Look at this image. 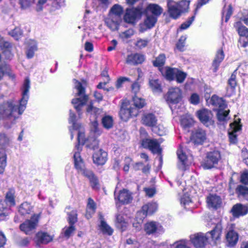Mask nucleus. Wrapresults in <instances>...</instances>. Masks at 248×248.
Returning a JSON list of instances; mask_svg holds the SVG:
<instances>
[{
  "instance_id": "f257e3e1",
  "label": "nucleus",
  "mask_w": 248,
  "mask_h": 248,
  "mask_svg": "<svg viewBox=\"0 0 248 248\" xmlns=\"http://www.w3.org/2000/svg\"><path fill=\"white\" fill-rule=\"evenodd\" d=\"M30 88V81L28 78H26L23 88L24 91L22 93V98L20 100L19 106L16 105L12 103H8L7 110L5 111V114L8 115H14L15 112H17L19 115L22 113L26 108V105L28 99V93Z\"/></svg>"
},
{
  "instance_id": "f03ea898",
  "label": "nucleus",
  "mask_w": 248,
  "mask_h": 248,
  "mask_svg": "<svg viewBox=\"0 0 248 248\" xmlns=\"http://www.w3.org/2000/svg\"><path fill=\"white\" fill-rule=\"evenodd\" d=\"M75 88L78 91L76 95L78 97H76L72 100V103L74 105L79 116L81 113V108L86 104L88 100V96L85 94V88L83 84L78 80H75Z\"/></svg>"
},
{
  "instance_id": "7ed1b4c3",
  "label": "nucleus",
  "mask_w": 248,
  "mask_h": 248,
  "mask_svg": "<svg viewBox=\"0 0 248 248\" xmlns=\"http://www.w3.org/2000/svg\"><path fill=\"white\" fill-rule=\"evenodd\" d=\"M146 18L140 24V32H143L153 28L155 24V4H150L145 9Z\"/></svg>"
},
{
  "instance_id": "20e7f679",
  "label": "nucleus",
  "mask_w": 248,
  "mask_h": 248,
  "mask_svg": "<svg viewBox=\"0 0 248 248\" xmlns=\"http://www.w3.org/2000/svg\"><path fill=\"white\" fill-rule=\"evenodd\" d=\"M130 104L128 101L123 102L119 115L121 119L124 121H127L130 118L136 117L139 114V110L137 108H134Z\"/></svg>"
},
{
  "instance_id": "39448f33",
  "label": "nucleus",
  "mask_w": 248,
  "mask_h": 248,
  "mask_svg": "<svg viewBox=\"0 0 248 248\" xmlns=\"http://www.w3.org/2000/svg\"><path fill=\"white\" fill-rule=\"evenodd\" d=\"M39 217V214H34L30 219L25 220L20 225L21 231L26 234H32L37 226Z\"/></svg>"
},
{
  "instance_id": "423d86ee",
  "label": "nucleus",
  "mask_w": 248,
  "mask_h": 248,
  "mask_svg": "<svg viewBox=\"0 0 248 248\" xmlns=\"http://www.w3.org/2000/svg\"><path fill=\"white\" fill-rule=\"evenodd\" d=\"M221 158L220 153L217 151L208 152L206 158L202 163V166L204 169H210L217 164Z\"/></svg>"
},
{
  "instance_id": "0eeeda50",
  "label": "nucleus",
  "mask_w": 248,
  "mask_h": 248,
  "mask_svg": "<svg viewBox=\"0 0 248 248\" xmlns=\"http://www.w3.org/2000/svg\"><path fill=\"white\" fill-rule=\"evenodd\" d=\"M74 158L75 166L78 171L80 172L85 176L88 178L89 179L94 175L92 171L84 168V165L82 159L81 158L79 153H75L74 155Z\"/></svg>"
},
{
  "instance_id": "6e6552de",
  "label": "nucleus",
  "mask_w": 248,
  "mask_h": 248,
  "mask_svg": "<svg viewBox=\"0 0 248 248\" xmlns=\"http://www.w3.org/2000/svg\"><path fill=\"white\" fill-rule=\"evenodd\" d=\"M230 128L228 131L230 141L231 143L235 144L237 142V133L240 131L242 125L240 124V120H235L230 124Z\"/></svg>"
},
{
  "instance_id": "1a4fd4ad",
  "label": "nucleus",
  "mask_w": 248,
  "mask_h": 248,
  "mask_svg": "<svg viewBox=\"0 0 248 248\" xmlns=\"http://www.w3.org/2000/svg\"><path fill=\"white\" fill-rule=\"evenodd\" d=\"M182 91L178 87H172L169 89L167 93V101L172 104L179 103L182 99Z\"/></svg>"
},
{
  "instance_id": "9d476101",
  "label": "nucleus",
  "mask_w": 248,
  "mask_h": 248,
  "mask_svg": "<svg viewBox=\"0 0 248 248\" xmlns=\"http://www.w3.org/2000/svg\"><path fill=\"white\" fill-rule=\"evenodd\" d=\"M197 116L200 121L207 126L213 123V114L210 110L205 108L199 110L197 112Z\"/></svg>"
},
{
  "instance_id": "9b49d317",
  "label": "nucleus",
  "mask_w": 248,
  "mask_h": 248,
  "mask_svg": "<svg viewBox=\"0 0 248 248\" xmlns=\"http://www.w3.org/2000/svg\"><path fill=\"white\" fill-rule=\"evenodd\" d=\"M190 241L197 248L203 247L208 239V236L202 232L197 233L190 235Z\"/></svg>"
},
{
  "instance_id": "f8f14e48",
  "label": "nucleus",
  "mask_w": 248,
  "mask_h": 248,
  "mask_svg": "<svg viewBox=\"0 0 248 248\" xmlns=\"http://www.w3.org/2000/svg\"><path fill=\"white\" fill-rule=\"evenodd\" d=\"M167 5L170 16L173 19L178 18L181 15L182 10L179 8L177 2L173 0H168Z\"/></svg>"
},
{
  "instance_id": "ddd939ff",
  "label": "nucleus",
  "mask_w": 248,
  "mask_h": 248,
  "mask_svg": "<svg viewBox=\"0 0 248 248\" xmlns=\"http://www.w3.org/2000/svg\"><path fill=\"white\" fill-rule=\"evenodd\" d=\"M189 151L186 146L181 145L177 150V154L178 159L181 164L179 165V168L182 170H185L187 165V158Z\"/></svg>"
},
{
  "instance_id": "4468645a",
  "label": "nucleus",
  "mask_w": 248,
  "mask_h": 248,
  "mask_svg": "<svg viewBox=\"0 0 248 248\" xmlns=\"http://www.w3.org/2000/svg\"><path fill=\"white\" fill-rule=\"evenodd\" d=\"M141 12L138 9H127L124 16V19L127 23H133L141 17Z\"/></svg>"
},
{
  "instance_id": "2eb2a0df",
  "label": "nucleus",
  "mask_w": 248,
  "mask_h": 248,
  "mask_svg": "<svg viewBox=\"0 0 248 248\" xmlns=\"http://www.w3.org/2000/svg\"><path fill=\"white\" fill-rule=\"evenodd\" d=\"M145 60L144 56L139 53L131 54L128 55L126 59V62L130 65L140 64Z\"/></svg>"
},
{
  "instance_id": "dca6fc26",
  "label": "nucleus",
  "mask_w": 248,
  "mask_h": 248,
  "mask_svg": "<svg viewBox=\"0 0 248 248\" xmlns=\"http://www.w3.org/2000/svg\"><path fill=\"white\" fill-rule=\"evenodd\" d=\"M107 153L100 149L93 155V163L98 165H104L107 160Z\"/></svg>"
},
{
  "instance_id": "f3484780",
  "label": "nucleus",
  "mask_w": 248,
  "mask_h": 248,
  "mask_svg": "<svg viewBox=\"0 0 248 248\" xmlns=\"http://www.w3.org/2000/svg\"><path fill=\"white\" fill-rule=\"evenodd\" d=\"M231 211L233 216L238 217L246 215L248 212V208L246 205L237 203L233 206Z\"/></svg>"
},
{
  "instance_id": "a211bd4d",
  "label": "nucleus",
  "mask_w": 248,
  "mask_h": 248,
  "mask_svg": "<svg viewBox=\"0 0 248 248\" xmlns=\"http://www.w3.org/2000/svg\"><path fill=\"white\" fill-rule=\"evenodd\" d=\"M159 70L162 75L169 80H173L175 78L176 72H177V68L170 67H162L159 68Z\"/></svg>"
},
{
  "instance_id": "6ab92c4d",
  "label": "nucleus",
  "mask_w": 248,
  "mask_h": 248,
  "mask_svg": "<svg viewBox=\"0 0 248 248\" xmlns=\"http://www.w3.org/2000/svg\"><path fill=\"white\" fill-rule=\"evenodd\" d=\"M118 201L123 204L130 203L132 200L131 193L126 189H124L119 192L117 197Z\"/></svg>"
},
{
  "instance_id": "aec40b11",
  "label": "nucleus",
  "mask_w": 248,
  "mask_h": 248,
  "mask_svg": "<svg viewBox=\"0 0 248 248\" xmlns=\"http://www.w3.org/2000/svg\"><path fill=\"white\" fill-rule=\"evenodd\" d=\"M36 245L46 244L52 240V237L46 232H38L36 235Z\"/></svg>"
},
{
  "instance_id": "412c9836",
  "label": "nucleus",
  "mask_w": 248,
  "mask_h": 248,
  "mask_svg": "<svg viewBox=\"0 0 248 248\" xmlns=\"http://www.w3.org/2000/svg\"><path fill=\"white\" fill-rule=\"evenodd\" d=\"M206 139L205 131L201 129L197 130L192 136V140L197 144H201Z\"/></svg>"
},
{
  "instance_id": "4be33fe9",
  "label": "nucleus",
  "mask_w": 248,
  "mask_h": 248,
  "mask_svg": "<svg viewBox=\"0 0 248 248\" xmlns=\"http://www.w3.org/2000/svg\"><path fill=\"white\" fill-rule=\"evenodd\" d=\"M207 203L209 207L217 208L221 203V199L216 195H210L207 198Z\"/></svg>"
},
{
  "instance_id": "5701e85b",
  "label": "nucleus",
  "mask_w": 248,
  "mask_h": 248,
  "mask_svg": "<svg viewBox=\"0 0 248 248\" xmlns=\"http://www.w3.org/2000/svg\"><path fill=\"white\" fill-rule=\"evenodd\" d=\"M228 246L233 247L237 243L238 240V233L233 230L230 231L226 235Z\"/></svg>"
},
{
  "instance_id": "b1692460",
  "label": "nucleus",
  "mask_w": 248,
  "mask_h": 248,
  "mask_svg": "<svg viewBox=\"0 0 248 248\" xmlns=\"http://www.w3.org/2000/svg\"><path fill=\"white\" fill-rule=\"evenodd\" d=\"M222 226L220 224H217L215 226V228L211 232H207L205 235L209 237L210 235L212 239L215 241L219 239L221 232Z\"/></svg>"
},
{
  "instance_id": "393cba45",
  "label": "nucleus",
  "mask_w": 248,
  "mask_h": 248,
  "mask_svg": "<svg viewBox=\"0 0 248 248\" xmlns=\"http://www.w3.org/2000/svg\"><path fill=\"white\" fill-rule=\"evenodd\" d=\"M123 12L122 7L118 4H115L111 8L109 16L110 17L121 20V16Z\"/></svg>"
},
{
  "instance_id": "a878e982",
  "label": "nucleus",
  "mask_w": 248,
  "mask_h": 248,
  "mask_svg": "<svg viewBox=\"0 0 248 248\" xmlns=\"http://www.w3.org/2000/svg\"><path fill=\"white\" fill-rule=\"evenodd\" d=\"M210 103L216 108H218V109H224L226 108L225 102L222 98L218 97L217 95H214L212 96Z\"/></svg>"
},
{
  "instance_id": "bb28decb",
  "label": "nucleus",
  "mask_w": 248,
  "mask_h": 248,
  "mask_svg": "<svg viewBox=\"0 0 248 248\" xmlns=\"http://www.w3.org/2000/svg\"><path fill=\"white\" fill-rule=\"evenodd\" d=\"M180 202L181 205L187 209H192L194 207L189 194H185L181 198Z\"/></svg>"
},
{
  "instance_id": "cd10ccee",
  "label": "nucleus",
  "mask_w": 248,
  "mask_h": 248,
  "mask_svg": "<svg viewBox=\"0 0 248 248\" xmlns=\"http://www.w3.org/2000/svg\"><path fill=\"white\" fill-rule=\"evenodd\" d=\"M163 141V139L162 138H159L158 139L156 138V155H157L158 157L159 164L158 166V169H160L162 167L163 163L162 156L161 155L162 148L159 146V144Z\"/></svg>"
},
{
  "instance_id": "c85d7f7f",
  "label": "nucleus",
  "mask_w": 248,
  "mask_h": 248,
  "mask_svg": "<svg viewBox=\"0 0 248 248\" xmlns=\"http://www.w3.org/2000/svg\"><path fill=\"white\" fill-rule=\"evenodd\" d=\"M132 102V105L135 107L134 108H137L138 110L143 108L146 104L144 99L138 97L137 95L133 96Z\"/></svg>"
},
{
  "instance_id": "c756f323",
  "label": "nucleus",
  "mask_w": 248,
  "mask_h": 248,
  "mask_svg": "<svg viewBox=\"0 0 248 248\" xmlns=\"http://www.w3.org/2000/svg\"><path fill=\"white\" fill-rule=\"evenodd\" d=\"M224 55L222 50H219L216 55V57L213 62V66L214 67V72H216L220 63L224 59Z\"/></svg>"
},
{
  "instance_id": "7c9ffc66",
  "label": "nucleus",
  "mask_w": 248,
  "mask_h": 248,
  "mask_svg": "<svg viewBox=\"0 0 248 248\" xmlns=\"http://www.w3.org/2000/svg\"><path fill=\"white\" fill-rule=\"evenodd\" d=\"M121 20L110 17L106 20L107 26L112 31H114L118 29V23Z\"/></svg>"
},
{
  "instance_id": "2f4dec72",
  "label": "nucleus",
  "mask_w": 248,
  "mask_h": 248,
  "mask_svg": "<svg viewBox=\"0 0 248 248\" xmlns=\"http://www.w3.org/2000/svg\"><path fill=\"white\" fill-rule=\"evenodd\" d=\"M27 43L29 44V46L27 49L26 55L27 57L30 59L33 57L34 52L37 49L36 43L33 40L30 41Z\"/></svg>"
},
{
  "instance_id": "473e14b6",
  "label": "nucleus",
  "mask_w": 248,
  "mask_h": 248,
  "mask_svg": "<svg viewBox=\"0 0 248 248\" xmlns=\"http://www.w3.org/2000/svg\"><path fill=\"white\" fill-rule=\"evenodd\" d=\"M116 226L122 230L124 231L127 227V223L125 221L123 216L120 214L116 216Z\"/></svg>"
},
{
  "instance_id": "72a5a7b5",
  "label": "nucleus",
  "mask_w": 248,
  "mask_h": 248,
  "mask_svg": "<svg viewBox=\"0 0 248 248\" xmlns=\"http://www.w3.org/2000/svg\"><path fill=\"white\" fill-rule=\"evenodd\" d=\"M10 138L5 133H0V149L5 151V148L9 145Z\"/></svg>"
},
{
  "instance_id": "f704fd0d",
  "label": "nucleus",
  "mask_w": 248,
  "mask_h": 248,
  "mask_svg": "<svg viewBox=\"0 0 248 248\" xmlns=\"http://www.w3.org/2000/svg\"><path fill=\"white\" fill-rule=\"evenodd\" d=\"M142 145L145 148H148L154 154L155 153V140L149 139L143 140Z\"/></svg>"
},
{
  "instance_id": "c9c22d12",
  "label": "nucleus",
  "mask_w": 248,
  "mask_h": 248,
  "mask_svg": "<svg viewBox=\"0 0 248 248\" xmlns=\"http://www.w3.org/2000/svg\"><path fill=\"white\" fill-rule=\"evenodd\" d=\"M142 121L144 124L149 126H153L155 122L154 115L153 113L146 114L142 117Z\"/></svg>"
},
{
  "instance_id": "e433bc0d",
  "label": "nucleus",
  "mask_w": 248,
  "mask_h": 248,
  "mask_svg": "<svg viewBox=\"0 0 248 248\" xmlns=\"http://www.w3.org/2000/svg\"><path fill=\"white\" fill-rule=\"evenodd\" d=\"M6 154L5 151L0 149V174L3 173L6 166Z\"/></svg>"
},
{
  "instance_id": "4c0bfd02",
  "label": "nucleus",
  "mask_w": 248,
  "mask_h": 248,
  "mask_svg": "<svg viewBox=\"0 0 248 248\" xmlns=\"http://www.w3.org/2000/svg\"><path fill=\"white\" fill-rule=\"evenodd\" d=\"M101 223L99 226L100 229L103 233L108 234L110 235L112 234L113 230L107 224V223L104 220L102 217H101Z\"/></svg>"
},
{
  "instance_id": "58836bf2",
  "label": "nucleus",
  "mask_w": 248,
  "mask_h": 248,
  "mask_svg": "<svg viewBox=\"0 0 248 248\" xmlns=\"http://www.w3.org/2000/svg\"><path fill=\"white\" fill-rule=\"evenodd\" d=\"M31 206L29 203L25 202L20 205L18 211L21 215L25 216L29 214L31 212Z\"/></svg>"
},
{
  "instance_id": "ea45409f",
  "label": "nucleus",
  "mask_w": 248,
  "mask_h": 248,
  "mask_svg": "<svg viewBox=\"0 0 248 248\" xmlns=\"http://www.w3.org/2000/svg\"><path fill=\"white\" fill-rule=\"evenodd\" d=\"M235 26L237 27V31L240 36L248 38V29L246 27L242 25L239 22L236 23Z\"/></svg>"
},
{
  "instance_id": "a19ab883",
  "label": "nucleus",
  "mask_w": 248,
  "mask_h": 248,
  "mask_svg": "<svg viewBox=\"0 0 248 248\" xmlns=\"http://www.w3.org/2000/svg\"><path fill=\"white\" fill-rule=\"evenodd\" d=\"M15 191L14 189H10L7 192L6 195L5 203L8 202L11 205L15 204V197H14Z\"/></svg>"
},
{
  "instance_id": "79ce46f5",
  "label": "nucleus",
  "mask_w": 248,
  "mask_h": 248,
  "mask_svg": "<svg viewBox=\"0 0 248 248\" xmlns=\"http://www.w3.org/2000/svg\"><path fill=\"white\" fill-rule=\"evenodd\" d=\"M172 246L173 248H190L188 241L186 239H181L175 242Z\"/></svg>"
},
{
  "instance_id": "37998d69",
  "label": "nucleus",
  "mask_w": 248,
  "mask_h": 248,
  "mask_svg": "<svg viewBox=\"0 0 248 248\" xmlns=\"http://www.w3.org/2000/svg\"><path fill=\"white\" fill-rule=\"evenodd\" d=\"M68 216V221L70 225H74L78 221L77 212L76 210H72L67 214Z\"/></svg>"
},
{
  "instance_id": "c03bdc74",
  "label": "nucleus",
  "mask_w": 248,
  "mask_h": 248,
  "mask_svg": "<svg viewBox=\"0 0 248 248\" xmlns=\"http://www.w3.org/2000/svg\"><path fill=\"white\" fill-rule=\"evenodd\" d=\"M224 109H218L217 113V117L219 121H225L227 120L229 110H224Z\"/></svg>"
},
{
  "instance_id": "a18cd8bd",
  "label": "nucleus",
  "mask_w": 248,
  "mask_h": 248,
  "mask_svg": "<svg viewBox=\"0 0 248 248\" xmlns=\"http://www.w3.org/2000/svg\"><path fill=\"white\" fill-rule=\"evenodd\" d=\"M9 208L7 206L5 202H0V217H5L8 215Z\"/></svg>"
},
{
  "instance_id": "49530a36",
  "label": "nucleus",
  "mask_w": 248,
  "mask_h": 248,
  "mask_svg": "<svg viewBox=\"0 0 248 248\" xmlns=\"http://www.w3.org/2000/svg\"><path fill=\"white\" fill-rule=\"evenodd\" d=\"M9 34L14 38L16 40H18L22 36L23 32L19 28L16 27L14 30L9 32Z\"/></svg>"
},
{
  "instance_id": "de8ad7c7",
  "label": "nucleus",
  "mask_w": 248,
  "mask_h": 248,
  "mask_svg": "<svg viewBox=\"0 0 248 248\" xmlns=\"http://www.w3.org/2000/svg\"><path fill=\"white\" fill-rule=\"evenodd\" d=\"M144 230L148 234L154 233L155 232V222L151 221L145 224Z\"/></svg>"
},
{
  "instance_id": "09e8293b",
  "label": "nucleus",
  "mask_w": 248,
  "mask_h": 248,
  "mask_svg": "<svg viewBox=\"0 0 248 248\" xmlns=\"http://www.w3.org/2000/svg\"><path fill=\"white\" fill-rule=\"evenodd\" d=\"M102 123L104 127L107 129H109L112 127L113 120L112 117L107 116L102 119Z\"/></svg>"
},
{
  "instance_id": "8fccbe9b",
  "label": "nucleus",
  "mask_w": 248,
  "mask_h": 248,
  "mask_svg": "<svg viewBox=\"0 0 248 248\" xmlns=\"http://www.w3.org/2000/svg\"><path fill=\"white\" fill-rule=\"evenodd\" d=\"M147 215H153L155 211V203H148L143 205L142 207Z\"/></svg>"
},
{
  "instance_id": "3c124183",
  "label": "nucleus",
  "mask_w": 248,
  "mask_h": 248,
  "mask_svg": "<svg viewBox=\"0 0 248 248\" xmlns=\"http://www.w3.org/2000/svg\"><path fill=\"white\" fill-rule=\"evenodd\" d=\"M232 14V8L231 5L228 7L224 8L222 12V18L225 17V22H227Z\"/></svg>"
},
{
  "instance_id": "603ef678",
  "label": "nucleus",
  "mask_w": 248,
  "mask_h": 248,
  "mask_svg": "<svg viewBox=\"0 0 248 248\" xmlns=\"http://www.w3.org/2000/svg\"><path fill=\"white\" fill-rule=\"evenodd\" d=\"M186 74L177 69L175 78L178 83H181L184 82L186 77Z\"/></svg>"
},
{
  "instance_id": "864d4df0",
  "label": "nucleus",
  "mask_w": 248,
  "mask_h": 248,
  "mask_svg": "<svg viewBox=\"0 0 248 248\" xmlns=\"http://www.w3.org/2000/svg\"><path fill=\"white\" fill-rule=\"evenodd\" d=\"M146 216L147 214L142 208L141 210L137 212L135 217V221L139 222V223H142Z\"/></svg>"
},
{
  "instance_id": "5fc2aeb1",
  "label": "nucleus",
  "mask_w": 248,
  "mask_h": 248,
  "mask_svg": "<svg viewBox=\"0 0 248 248\" xmlns=\"http://www.w3.org/2000/svg\"><path fill=\"white\" fill-rule=\"evenodd\" d=\"M190 1L188 0H182L177 2L179 8L182 10V13L186 11L188 8Z\"/></svg>"
},
{
  "instance_id": "6e6d98bb",
  "label": "nucleus",
  "mask_w": 248,
  "mask_h": 248,
  "mask_svg": "<svg viewBox=\"0 0 248 248\" xmlns=\"http://www.w3.org/2000/svg\"><path fill=\"white\" fill-rule=\"evenodd\" d=\"M166 61V56L164 54H160L156 58V66L159 68H161V66H163Z\"/></svg>"
},
{
  "instance_id": "4d7b16f0",
  "label": "nucleus",
  "mask_w": 248,
  "mask_h": 248,
  "mask_svg": "<svg viewBox=\"0 0 248 248\" xmlns=\"http://www.w3.org/2000/svg\"><path fill=\"white\" fill-rule=\"evenodd\" d=\"M186 39V36H182L177 45L176 46L178 49H179L181 51H183L184 50V47L185 46V42Z\"/></svg>"
},
{
  "instance_id": "13d9d810",
  "label": "nucleus",
  "mask_w": 248,
  "mask_h": 248,
  "mask_svg": "<svg viewBox=\"0 0 248 248\" xmlns=\"http://www.w3.org/2000/svg\"><path fill=\"white\" fill-rule=\"evenodd\" d=\"M236 191L239 195L244 198L248 194V188L245 186H239L236 188Z\"/></svg>"
},
{
  "instance_id": "bf43d9fd",
  "label": "nucleus",
  "mask_w": 248,
  "mask_h": 248,
  "mask_svg": "<svg viewBox=\"0 0 248 248\" xmlns=\"http://www.w3.org/2000/svg\"><path fill=\"white\" fill-rule=\"evenodd\" d=\"M195 17V16H193L189 18L186 21L182 23L180 27V29L186 30L187 29L194 20Z\"/></svg>"
},
{
  "instance_id": "052dcab7",
  "label": "nucleus",
  "mask_w": 248,
  "mask_h": 248,
  "mask_svg": "<svg viewBox=\"0 0 248 248\" xmlns=\"http://www.w3.org/2000/svg\"><path fill=\"white\" fill-rule=\"evenodd\" d=\"M166 128L162 124H158L156 125V134L159 136H163L166 134Z\"/></svg>"
},
{
  "instance_id": "680f3d73",
  "label": "nucleus",
  "mask_w": 248,
  "mask_h": 248,
  "mask_svg": "<svg viewBox=\"0 0 248 248\" xmlns=\"http://www.w3.org/2000/svg\"><path fill=\"white\" fill-rule=\"evenodd\" d=\"M76 228L74 225H70V226L67 228H65L64 231V236L69 238L75 232Z\"/></svg>"
},
{
  "instance_id": "e2e57ef3",
  "label": "nucleus",
  "mask_w": 248,
  "mask_h": 248,
  "mask_svg": "<svg viewBox=\"0 0 248 248\" xmlns=\"http://www.w3.org/2000/svg\"><path fill=\"white\" fill-rule=\"evenodd\" d=\"M149 41L147 40L140 39L135 44V46L139 49H142L147 46Z\"/></svg>"
},
{
  "instance_id": "0e129e2a",
  "label": "nucleus",
  "mask_w": 248,
  "mask_h": 248,
  "mask_svg": "<svg viewBox=\"0 0 248 248\" xmlns=\"http://www.w3.org/2000/svg\"><path fill=\"white\" fill-rule=\"evenodd\" d=\"M228 84L229 86L232 89L235 88L236 86V74L235 71H234L231 75L230 79L228 80Z\"/></svg>"
},
{
  "instance_id": "69168bd1",
  "label": "nucleus",
  "mask_w": 248,
  "mask_h": 248,
  "mask_svg": "<svg viewBox=\"0 0 248 248\" xmlns=\"http://www.w3.org/2000/svg\"><path fill=\"white\" fill-rule=\"evenodd\" d=\"M34 0H19V3L22 9H26L33 3Z\"/></svg>"
},
{
  "instance_id": "338daca9",
  "label": "nucleus",
  "mask_w": 248,
  "mask_h": 248,
  "mask_svg": "<svg viewBox=\"0 0 248 248\" xmlns=\"http://www.w3.org/2000/svg\"><path fill=\"white\" fill-rule=\"evenodd\" d=\"M88 210H90L89 212L92 213H94L96 209L95 204L93 200L91 198L88 199V202L87 204Z\"/></svg>"
},
{
  "instance_id": "774afa93",
  "label": "nucleus",
  "mask_w": 248,
  "mask_h": 248,
  "mask_svg": "<svg viewBox=\"0 0 248 248\" xmlns=\"http://www.w3.org/2000/svg\"><path fill=\"white\" fill-rule=\"evenodd\" d=\"M143 191L145 192L146 196L149 198L153 197L155 194V188L154 187H144Z\"/></svg>"
}]
</instances>
